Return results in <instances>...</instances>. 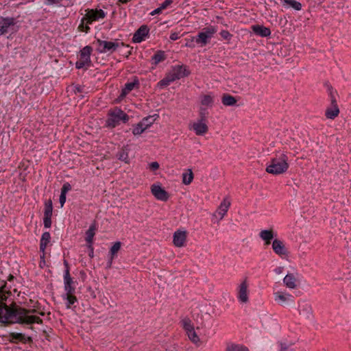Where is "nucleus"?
<instances>
[{"instance_id":"f257e3e1","label":"nucleus","mask_w":351,"mask_h":351,"mask_svg":"<svg viewBox=\"0 0 351 351\" xmlns=\"http://www.w3.org/2000/svg\"><path fill=\"white\" fill-rule=\"evenodd\" d=\"M7 296L3 291V287L0 289V322L6 325L16 323L15 320L19 315V308H11L5 304Z\"/></svg>"},{"instance_id":"f03ea898","label":"nucleus","mask_w":351,"mask_h":351,"mask_svg":"<svg viewBox=\"0 0 351 351\" xmlns=\"http://www.w3.org/2000/svg\"><path fill=\"white\" fill-rule=\"evenodd\" d=\"M289 167L288 156L285 152H276L275 157L272 158L270 164L266 167V171L273 175L285 173Z\"/></svg>"},{"instance_id":"7ed1b4c3","label":"nucleus","mask_w":351,"mask_h":351,"mask_svg":"<svg viewBox=\"0 0 351 351\" xmlns=\"http://www.w3.org/2000/svg\"><path fill=\"white\" fill-rule=\"evenodd\" d=\"M64 289L65 293L62 295V298L66 300V308H70L71 305L77 302V299L75 295V287L74 286V282L68 269H65L64 274Z\"/></svg>"},{"instance_id":"20e7f679","label":"nucleus","mask_w":351,"mask_h":351,"mask_svg":"<svg viewBox=\"0 0 351 351\" xmlns=\"http://www.w3.org/2000/svg\"><path fill=\"white\" fill-rule=\"evenodd\" d=\"M106 120V126L114 128L120 124V122L127 123L129 121V116L119 108H114L110 110L108 114Z\"/></svg>"},{"instance_id":"39448f33","label":"nucleus","mask_w":351,"mask_h":351,"mask_svg":"<svg viewBox=\"0 0 351 351\" xmlns=\"http://www.w3.org/2000/svg\"><path fill=\"white\" fill-rule=\"evenodd\" d=\"M36 312L35 309H26L25 308H19V315L15 322L19 324H28L32 325L33 324H43V319L36 315H30Z\"/></svg>"},{"instance_id":"423d86ee","label":"nucleus","mask_w":351,"mask_h":351,"mask_svg":"<svg viewBox=\"0 0 351 351\" xmlns=\"http://www.w3.org/2000/svg\"><path fill=\"white\" fill-rule=\"evenodd\" d=\"M217 32L216 27L210 25L203 28L195 36V43L199 47H203L208 45L214 34Z\"/></svg>"},{"instance_id":"0eeeda50","label":"nucleus","mask_w":351,"mask_h":351,"mask_svg":"<svg viewBox=\"0 0 351 351\" xmlns=\"http://www.w3.org/2000/svg\"><path fill=\"white\" fill-rule=\"evenodd\" d=\"M97 51L101 53H112L120 46H125L126 47H129V45H125L123 43L118 42L117 40H115L114 42L112 41H106V40H102L101 39L97 40Z\"/></svg>"},{"instance_id":"6e6552de","label":"nucleus","mask_w":351,"mask_h":351,"mask_svg":"<svg viewBox=\"0 0 351 351\" xmlns=\"http://www.w3.org/2000/svg\"><path fill=\"white\" fill-rule=\"evenodd\" d=\"M249 283L247 278L241 281L238 287L237 298L241 303H247L249 301Z\"/></svg>"},{"instance_id":"1a4fd4ad","label":"nucleus","mask_w":351,"mask_h":351,"mask_svg":"<svg viewBox=\"0 0 351 351\" xmlns=\"http://www.w3.org/2000/svg\"><path fill=\"white\" fill-rule=\"evenodd\" d=\"M84 15V20H86V24H91L94 21L104 19L106 13L102 10L87 9Z\"/></svg>"},{"instance_id":"9d476101","label":"nucleus","mask_w":351,"mask_h":351,"mask_svg":"<svg viewBox=\"0 0 351 351\" xmlns=\"http://www.w3.org/2000/svg\"><path fill=\"white\" fill-rule=\"evenodd\" d=\"M173 81L180 80L182 77H187L190 74V71L184 65H176L168 73Z\"/></svg>"},{"instance_id":"9b49d317","label":"nucleus","mask_w":351,"mask_h":351,"mask_svg":"<svg viewBox=\"0 0 351 351\" xmlns=\"http://www.w3.org/2000/svg\"><path fill=\"white\" fill-rule=\"evenodd\" d=\"M53 213V203L51 199L45 202L43 224L45 228H49L51 226V216Z\"/></svg>"},{"instance_id":"f8f14e48","label":"nucleus","mask_w":351,"mask_h":351,"mask_svg":"<svg viewBox=\"0 0 351 351\" xmlns=\"http://www.w3.org/2000/svg\"><path fill=\"white\" fill-rule=\"evenodd\" d=\"M152 195L158 200L166 202L169 197V193L160 184H153L151 186Z\"/></svg>"},{"instance_id":"ddd939ff","label":"nucleus","mask_w":351,"mask_h":351,"mask_svg":"<svg viewBox=\"0 0 351 351\" xmlns=\"http://www.w3.org/2000/svg\"><path fill=\"white\" fill-rule=\"evenodd\" d=\"M274 300L281 306H285L293 302V296L289 293L282 291H276L274 293Z\"/></svg>"},{"instance_id":"4468645a","label":"nucleus","mask_w":351,"mask_h":351,"mask_svg":"<svg viewBox=\"0 0 351 351\" xmlns=\"http://www.w3.org/2000/svg\"><path fill=\"white\" fill-rule=\"evenodd\" d=\"M8 341L11 343H17L21 341L23 343H32L33 339L31 337H26L24 334L20 332H10Z\"/></svg>"},{"instance_id":"2eb2a0df","label":"nucleus","mask_w":351,"mask_h":351,"mask_svg":"<svg viewBox=\"0 0 351 351\" xmlns=\"http://www.w3.org/2000/svg\"><path fill=\"white\" fill-rule=\"evenodd\" d=\"M187 234L186 231L178 230L173 233V243L176 247H182L186 244Z\"/></svg>"},{"instance_id":"dca6fc26","label":"nucleus","mask_w":351,"mask_h":351,"mask_svg":"<svg viewBox=\"0 0 351 351\" xmlns=\"http://www.w3.org/2000/svg\"><path fill=\"white\" fill-rule=\"evenodd\" d=\"M16 24V19L13 17H1L0 19V35L8 32V29Z\"/></svg>"},{"instance_id":"f3484780","label":"nucleus","mask_w":351,"mask_h":351,"mask_svg":"<svg viewBox=\"0 0 351 351\" xmlns=\"http://www.w3.org/2000/svg\"><path fill=\"white\" fill-rule=\"evenodd\" d=\"M189 129L193 130L195 134L197 136L204 135L208 131L207 123L199 121L194 122L193 124H191V126H189Z\"/></svg>"},{"instance_id":"a211bd4d","label":"nucleus","mask_w":351,"mask_h":351,"mask_svg":"<svg viewBox=\"0 0 351 351\" xmlns=\"http://www.w3.org/2000/svg\"><path fill=\"white\" fill-rule=\"evenodd\" d=\"M272 249L274 252L280 256L287 255V250L283 241L279 239H274L272 242Z\"/></svg>"},{"instance_id":"6ab92c4d","label":"nucleus","mask_w":351,"mask_h":351,"mask_svg":"<svg viewBox=\"0 0 351 351\" xmlns=\"http://www.w3.org/2000/svg\"><path fill=\"white\" fill-rule=\"evenodd\" d=\"M149 34V29L146 25L141 26L138 30L134 33L132 40L134 43H141L145 40V37Z\"/></svg>"},{"instance_id":"aec40b11","label":"nucleus","mask_w":351,"mask_h":351,"mask_svg":"<svg viewBox=\"0 0 351 351\" xmlns=\"http://www.w3.org/2000/svg\"><path fill=\"white\" fill-rule=\"evenodd\" d=\"M251 29L255 34L261 37H268L271 35L270 29L263 25H252Z\"/></svg>"},{"instance_id":"412c9836","label":"nucleus","mask_w":351,"mask_h":351,"mask_svg":"<svg viewBox=\"0 0 351 351\" xmlns=\"http://www.w3.org/2000/svg\"><path fill=\"white\" fill-rule=\"evenodd\" d=\"M260 238L264 241L265 245L271 244V240L274 238V232L272 228L269 230H263L259 232Z\"/></svg>"},{"instance_id":"4be33fe9","label":"nucleus","mask_w":351,"mask_h":351,"mask_svg":"<svg viewBox=\"0 0 351 351\" xmlns=\"http://www.w3.org/2000/svg\"><path fill=\"white\" fill-rule=\"evenodd\" d=\"M51 240V234L49 232H45L43 233L40 241V250L43 252V255L40 256L41 258H45V249L50 242Z\"/></svg>"},{"instance_id":"5701e85b","label":"nucleus","mask_w":351,"mask_h":351,"mask_svg":"<svg viewBox=\"0 0 351 351\" xmlns=\"http://www.w3.org/2000/svg\"><path fill=\"white\" fill-rule=\"evenodd\" d=\"M230 201L228 197L224 198L221 202L217 210V213L220 215V219H222L224 217L230 206Z\"/></svg>"},{"instance_id":"b1692460","label":"nucleus","mask_w":351,"mask_h":351,"mask_svg":"<svg viewBox=\"0 0 351 351\" xmlns=\"http://www.w3.org/2000/svg\"><path fill=\"white\" fill-rule=\"evenodd\" d=\"M296 278L293 274H288L283 279V282L287 287L289 289H295L297 287Z\"/></svg>"},{"instance_id":"393cba45","label":"nucleus","mask_w":351,"mask_h":351,"mask_svg":"<svg viewBox=\"0 0 351 351\" xmlns=\"http://www.w3.org/2000/svg\"><path fill=\"white\" fill-rule=\"evenodd\" d=\"M225 351H250L248 348L243 344L228 343Z\"/></svg>"},{"instance_id":"a878e982","label":"nucleus","mask_w":351,"mask_h":351,"mask_svg":"<svg viewBox=\"0 0 351 351\" xmlns=\"http://www.w3.org/2000/svg\"><path fill=\"white\" fill-rule=\"evenodd\" d=\"M121 243L120 241L115 242L110 249V258L108 263V267H110L114 257L117 255V252L120 250Z\"/></svg>"},{"instance_id":"bb28decb","label":"nucleus","mask_w":351,"mask_h":351,"mask_svg":"<svg viewBox=\"0 0 351 351\" xmlns=\"http://www.w3.org/2000/svg\"><path fill=\"white\" fill-rule=\"evenodd\" d=\"M93 51V49L90 46H86L82 49L80 50V59L84 60L86 62H89L91 63L90 60V55Z\"/></svg>"},{"instance_id":"cd10ccee","label":"nucleus","mask_w":351,"mask_h":351,"mask_svg":"<svg viewBox=\"0 0 351 351\" xmlns=\"http://www.w3.org/2000/svg\"><path fill=\"white\" fill-rule=\"evenodd\" d=\"M339 114V108L338 106H332L327 108L325 112V116L327 119H335Z\"/></svg>"},{"instance_id":"c85d7f7f","label":"nucleus","mask_w":351,"mask_h":351,"mask_svg":"<svg viewBox=\"0 0 351 351\" xmlns=\"http://www.w3.org/2000/svg\"><path fill=\"white\" fill-rule=\"evenodd\" d=\"M237 99L234 97L225 93L222 95L221 102L226 106H232L237 104Z\"/></svg>"},{"instance_id":"c756f323","label":"nucleus","mask_w":351,"mask_h":351,"mask_svg":"<svg viewBox=\"0 0 351 351\" xmlns=\"http://www.w3.org/2000/svg\"><path fill=\"white\" fill-rule=\"evenodd\" d=\"M95 230H96V225L95 223H93L90 225L89 228L86 232V241L88 244H92L93 241V237L95 234Z\"/></svg>"},{"instance_id":"7c9ffc66","label":"nucleus","mask_w":351,"mask_h":351,"mask_svg":"<svg viewBox=\"0 0 351 351\" xmlns=\"http://www.w3.org/2000/svg\"><path fill=\"white\" fill-rule=\"evenodd\" d=\"M117 157L119 160L125 162V163H129V156H128V149L126 147H122L117 154Z\"/></svg>"},{"instance_id":"2f4dec72","label":"nucleus","mask_w":351,"mask_h":351,"mask_svg":"<svg viewBox=\"0 0 351 351\" xmlns=\"http://www.w3.org/2000/svg\"><path fill=\"white\" fill-rule=\"evenodd\" d=\"M327 91L330 100V106H338L336 99L337 91L334 90L331 85H327Z\"/></svg>"},{"instance_id":"473e14b6","label":"nucleus","mask_w":351,"mask_h":351,"mask_svg":"<svg viewBox=\"0 0 351 351\" xmlns=\"http://www.w3.org/2000/svg\"><path fill=\"white\" fill-rule=\"evenodd\" d=\"M300 314L304 316L306 318H310L313 315V309L310 304H305L302 306V309L300 311Z\"/></svg>"},{"instance_id":"72a5a7b5","label":"nucleus","mask_w":351,"mask_h":351,"mask_svg":"<svg viewBox=\"0 0 351 351\" xmlns=\"http://www.w3.org/2000/svg\"><path fill=\"white\" fill-rule=\"evenodd\" d=\"M186 334L191 342H193L196 346H199L200 344V339L197 335L196 332L195 331V329L189 331L188 332H186Z\"/></svg>"},{"instance_id":"f704fd0d","label":"nucleus","mask_w":351,"mask_h":351,"mask_svg":"<svg viewBox=\"0 0 351 351\" xmlns=\"http://www.w3.org/2000/svg\"><path fill=\"white\" fill-rule=\"evenodd\" d=\"M182 326L186 332L194 329L193 324L189 317H185L181 321Z\"/></svg>"},{"instance_id":"c9c22d12","label":"nucleus","mask_w":351,"mask_h":351,"mask_svg":"<svg viewBox=\"0 0 351 351\" xmlns=\"http://www.w3.org/2000/svg\"><path fill=\"white\" fill-rule=\"evenodd\" d=\"M166 57L165 55V52L163 51H158L155 53L153 57L152 60H154V64H158V63L164 61L165 60Z\"/></svg>"},{"instance_id":"e433bc0d","label":"nucleus","mask_w":351,"mask_h":351,"mask_svg":"<svg viewBox=\"0 0 351 351\" xmlns=\"http://www.w3.org/2000/svg\"><path fill=\"white\" fill-rule=\"evenodd\" d=\"M138 81L136 82H128L125 84V87L122 89V95H128L130 91H132L136 85H138Z\"/></svg>"},{"instance_id":"4c0bfd02","label":"nucleus","mask_w":351,"mask_h":351,"mask_svg":"<svg viewBox=\"0 0 351 351\" xmlns=\"http://www.w3.org/2000/svg\"><path fill=\"white\" fill-rule=\"evenodd\" d=\"M173 82H174L173 80L171 78L169 74L167 73L162 80L158 82V86L160 88H164L169 86Z\"/></svg>"},{"instance_id":"58836bf2","label":"nucleus","mask_w":351,"mask_h":351,"mask_svg":"<svg viewBox=\"0 0 351 351\" xmlns=\"http://www.w3.org/2000/svg\"><path fill=\"white\" fill-rule=\"evenodd\" d=\"M189 173H184L182 174V182L186 184H190L193 180V173L191 169L189 170Z\"/></svg>"},{"instance_id":"ea45409f","label":"nucleus","mask_w":351,"mask_h":351,"mask_svg":"<svg viewBox=\"0 0 351 351\" xmlns=\"http://www.w3.org/2000/svg\"><path fill=\"white\" fill-rule=\"evenodd\" d=\"M201 104L203 106H212L213 104V97L210 95H204L202 97Z\"/></svg>"},{"instance_id":"a19ab883","label":"nucleus","mask_w":351,"mask_h":351,"mask_svg":"<svg viewBox=\"0 0 351 351\" xmlns=\"http://www.w3.org/2000/svg\"><path fill=\"white\" fill-rule=\"evenodd\" d=\"M284 3L289 5L295 10H300L302 9V4L295 0H282Z\"/></svg>"},{"instance_id":"79ce46f5","label":"nucleus","mask_w":351,"mask_h":351,"mask_svg":"<svg viewBox=\"0 0 351 351\" xmlns=\"http://www.w3.org/2000/svg\"><path fill=\"white\" fill-rule=\"evenodd\" d=\"M88 25L89 24H86V20H84V17H83L81 20V23H80V25L78 26V30L80 32L88 33L90 29Z\"/></svg>"},{"instance_id":"37998d69","label":"nucleus","mask_w":351,"mask_h":351,"mask_svg":"<svg viewBox=\"0 0 351 351\" xmlns=\"http://www.w3.org/2000/svg\"><path fill=\"white\" fill-rule=\"evenodd\" d=\"M208 114V112L206 110V109L201 108L199 113V119L197 121L207 123Z\"/></svg>"},{"instance_id":"c03bdc74","label":"nucleus","mask_w":351,"mask_h":351,"mask_svg":"<svg viewBox=\"0 0 351 351\" xmlns=\"http://www.w3.org/2000/svg\"><path fill=\"white\" fill-rule=\"evenodd\" d=\"M90 62H86L84 60H82L80 58V60L76 62L75 63V67L78 69H82L85 66L86 67H88L90 66Z\"/></svg>"},{"instance_id":"a18cd8bd","label":"nucleus","mask_w":351,"mask_h":351,"mask_svg":"<svg viewBox=\"0 0 351 351\" xmlns=\"http://www.w3.org/2000/svg\"><path fill=\"white\" fill-rule=\"evenodd\" d=\"M195 36L191 37L190 38H186V47L194 48L195 47Z\"/></svg>"},{"instance_id":"49530a36","label":"nucleus","mask_w":351,"mask_h":351,"mask_svg":"<svg viewBox=\"0 0 351 351\" xmlns=\"http://www.w3.org/2000/svg\"><path fill=\"white\" fill-rule=\"evenodd\" d=\"M143 132V128L141 125H139L138 123H137L135 125H134V128L132 129V134L134 136L140 135Z\"/></svg>"},{"instance_id":"de8ad7c7","label":"nucleus","mask_w":351,"mask_h":351,"mask_svg":"<svg viewBox=\"0 0 351 351\" xmlns=\"http://www.w3.org/2000/svg\"><path fill=\"white\" fill-rule=\"evenodd\" d=\"M143 122H145V124L147 128H149L154 122L155 119L152 116H148L142 119Z\"/></svg>"},{"instance_id":"09e8293b","label":"nucleus","mask_w":351,"mask_h":351,"mask_svg":"<svg viewBox=\"0 0 351 351\" xmlns=\"http://www.w3.org/2000/svg\"><path fill=\"white\" fill-rule=\"evenodd\" d=\"M220 35L224 40H230L232 37V35L228 30L221 31Z\"/></svg>"},{"instance_id":"8fccbe9b","label":"nucleus","mask_w":351,"mask_h":351,"mask_svg":"<svg viewBox=\"0 0 351 351\" xmlns=\"http://www.w3.org/2000/svg\"><path fill=\"white\" fill-rule=\"evenodd\" d=\"M71 189V184L68 182H66L63 184L61 189V193L66 195V193Z\"/></svg>"},{"instance_id":"3c124183","label":"nucleus","mask_w":351,"mask_h":351,"mask_svg":"<svg viewBox=\"0 0 351 351\" xmlns=\"http://www.w3.org/2000/svg\"><path fill=\"white\" fill-rule=\"evenodd\" d=\"M173 3L172 0H165V1L160 4V9L165 10L168 6H169Z\"/></svg>"},{"instance_id":"603ef678","label":"nucleus","mask_w":351,"mask_h":351,"mask_svg":"<svg viewBox=\"0 0 351 351\" xmlns=\"http://www.w3.org/2000/svg\"><path fill=\"white\" fill-rule=\"evenodd\" d=\"M62 0H45V3L47 5H59Z\"/></svg>"},{"instance_id":"864d4df0","label":"nucleus","mask_w":351,"mask_h":351,"mask_svg":"<svg viewBox=\"0 0 351 351\" xmlns=\"http://www.w3.org/2000/svg\"><path fill=\"white\" fill-rule=\"evenodd\" d=\"M169 38L171 40L174 41V40L179 39L180 38V36L179 35V33H178V32H173L171 34Z\"/></svg>"},{"instance_id":"5fc2aeb1","label":"nucleus","mask_w":351,"mask_h":351,"mask_svg":"<svg viewBox=\"0 0 351 351\" xmlns=\"http://www.w3.org/2000/svg\"><path fill=\"white\" fill-rule=\"evenodd\" d=\"M65 202H66V195L61 193L60 195V203L61 206H64Z\"/></svg>"},{"instance_id":"6e6d98bb","label":"nucleus","mask_w":351,"mask_h":351,"mask_svg":"<svg viewBox=\"0 0 351 351\" xmlns=\"http://www.w3.org/2000/svg\"><path fill=\"white\" fill-rule=\"evenodd\" d=\"M150 167L153 170H157L159 168V165L157 162H153L151 163Z\"/></svg>"},{"instance_id":"4d7b16f0","label":"nucleus","mask_w":351,"mask_h":351,"mask_svg":"<svg viewBox=\"0 0 351 351\" xmlns=\"http://www.w3.org/2000/svg\"><path fill=\"white\" fill-rule=\"evenodd\" d=\"M162 11V9H160V7L159 6L158 8L155 9L154 11H152L150 14L152 16H154L155 14H158L159 13H160Z\"/></svg>"},{"instance_id":"13d9d810","label":"nucleus","mask_w":351,"mask_h":351,"mask_svg":"<svg viewBox=\"0 0 351 351\" xmlns=\"http://www.w3.org/2000/svg\"><path fill=\"white\" fill-rule=\"evenodd\" d=\"M88 248L90 250L88 255L90 257L93 258L94 254V249L92 244H88Z\"/></svg>"},{"instance_id":"bf43d9fd","label":"nucleus","mask_w":351,"mask_h":351,"mask_svg":"<svg viewBox=\"0 0 351 351\" xmlns=\"http://www.w3.org/2000/svg\"><path fill=\"white\" fill-rule=\"evenodd\" d=\"M73 90H74L75 93H82V88L80 86H75Z\"/></svg>"},{"instance_id":"052dcab7","label":"nucleus","mask_w":351,"mask_h":351,"mask_svg":"<svg viewBox=\"0 0 351 351\" xmlns=\"http://www.w3.org/2000/svg\"><path fill=\"white\" fill-rule=\"evenodd\" d=\"M280 351H288V347L286 344L280 343Z\"/></svg>"},{"instance_id":"680f3d73","label":"nucleus","mask_w":351,"mask_h":351,"mask_svg":"<svg viewBox=\"0 0 351 351\" xmlns=\"http://www.w3.org/2000/svg\"><path fill=\"white\" fill-rule=\"evenodd\" d=\"M138 123L139 124V125H141L143 128V132H145L148 128L146 126V125L145 124V122H143L142 120L140 122H138Z\"/></svg>"},{"instance_id":"e2e57ef3","label":"nucleus","mask_w":351,"mask_h":351,"mask_svg":"<svg viewBox=\"0 0 351 351\" xmlns=\"http://www.w3.org/2000/svg\"><path fill=\"white\" fill-rule=\"evenodd\" d=\"M64 266L66 267V269L69 270V263H68V262L66 261H64Z\"/></svg>"},{"instance_id":"0e129e2a","label":"nucleus","mask_w":351,"mask_h":351,"mask_svg":"<svg viewBox=\"0 0 351 351\" xmlns=\"http://www.w3.org/2000/svg\"><path fill=\"white\" fill-rule=\"evenodd\" d=\"M131 0H119V2L122 3H128L129 1H130Z\"/></svg>"},{"instance_id":"69168bd1","label":"nucleus","mask_w":351,"mask_h":351,"mask_svg":"<svg viewBox=\"0 0 351 351\" xmlns=\"http://www.w3.org/2000/svg\"><path fill=\"white\" fill-rule=\"evenodd\" d=\"M13 278H14V276H13L12 274H10V276H8V280L9 281H10V280H12Z\"/></svg>"},{"instance_id":"338daca9","label":"nucleus","mask_w":351,"mask_h":351,"mask_svg":"<svg viewBox=\"0 0 351 351\" xmlns=\"http://www.w3.org/2000/svg\"><path fill=\"white\" fill-rule=\"evenodd\" d=\"M132 48H131L130 50L128 52L127 57H128L130 55L132 54Z\"/></svg>"},{"instance_id":"774afa93","label":"nucleus","mask_w":351,"mask_h":351,"mask_svg":"<svg viewBox=\"0 0 351 351\" xmlns=\"http://www.w3.org/2000/svg\"><path fill=\"white\" fill-rule=\"evenodd\" d=\"M276 273H278V274H279V273H280V268H278V269H276Z\"/></svg>"}]
</instances>
